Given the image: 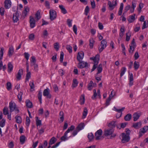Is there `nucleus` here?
Instances as JSON below:
<instances>
[{
    "instance_id": "38",
    "label": "nucleus",
    "mask_w": 148,
    "mask_h": 148,
    "mask_svg": "<svg viewBox=\"0 0 148 148\" xmlns=\"http://www.w3.org/2000/svg\"><path fill=\"white\" fill-rule=\"evenodd\" d=\"M31 66H34V64H36V59L35 58L34 56H32L31 58Z\"/></svg>"
},
{
    "instance_id": "17",
    "label": "nucleus",
    "mask_w": 148,
    "mask_h": 148,
    "mask_svg": "<svg viewBox=\"0 0 148 148\" xmlns=\"http://www.w3.org/2000/svg\"><path fill=\"white\" fill-rule=\"evenodd\" d=\"M23 73V70L22 69H20L17 73V74L16 76V78L17 80H20L21 78V75Z\"/></svg>"
},
{
    "instance_id": "22",
    "label": "nucleus",
    "mask_w": 148,
    "mask_h": 148,
    "mask_svg": "<svg viewBox=\"0 0 148 148\" xmlns=\"http://www.w3.org/2000/svg\"><path fill=\"white\" fill-rule=\"evenodd\" d=\"M135 14H134L129 17V18L127 19L129 23H131L134 21L135 20Z\"/></svg>"
},
{
    "instance_id": "61",
    "label": "nucleus",
    "mask_w": 148,
    "mask_h": 148,
    "mask_svg": "<svg viewBox=\"0 0 148 148\" xmlns=\"http://www.w3.org/2000/svg\"><path fill=\"white\" fill-rule=\"evenodd\" d=\"M89 11V9L88 6H87L85 10V14L86 15H87Z\"/></svg>"
},
{
    "instance_id": "10",
    "label": "nucleus",
    "mask_w": 148,
    "mask_h": 148,
    "mask_svg": "<svg viewBox=\"0 0 148 148\" xmlns=\"http://www.w3.org/2000/svg\"><path fill=\"white\" fill-rule=\"evenodd\" d=\"M4 7L6 9H9L11 6L12 3L10 0H5L4 2Z\"/></svg>"
},
{
    "instance_id": "45",
    "label": "nucleus",
    "mask_w": 148,
    "mask_h": 148,
    "mask_svg": "<svg viewBox=\"0 0 148 148\" xmlns=\"http://www.w3.org/2000/svg\"><path fill=\"white\" fill-rule=\"evenodd\" d=\"M3 114L6 115L9 114V112L8 110V108L7 107H5L3 110Z\"/></svg>"
},
{
    "instance_id": "3",
    "label": "nucleus",
    "mask_w": 148,
    "mask_h": 148,
    "mask_svg": "<svg viewBox=\"0 0 148 148\" xmlns=\"http://www.w3.org/2000/svg\"><path fill=\"white\" fill-rule=\"evenodd\" d=\"M107 45V42L106 40L104 39L101 41L100 45L98 48L99 51L100 53L106 47Z\"/></svg>"
},
{
    "instance_id": "63",
    "label": "nucleus",
    "mask_w": 148,
    "mask_h": 148,
    "mask_svg": "<svg viewBox=\"0 0 148 148\" xmlns=\"http://www.w3.org/2000/svg\"><path fill=\"white\" fill-rule=\"evenodd\" d=\"M29 86H30L31 89H34V85L33 80L31 81L29 83Z\"/></svg>"
},
{
    "instance_id": "60",
    "label": "nucleus",
    "mask_w": 148,
    "mask_h": 148,
    "mask_svg": "<svg viewBox=\"0 0 148 148\" xmlns=\"http://www.w3.org/2000/svg\"><path fill=\"white\" fill-rule=\"evenodd\" d=\"M94 94L93 96L92 97V99H95L97 95V94L96 92V90L95 89H94L93 90Z\"/></svg>"
},
{
    "instance_id": "20",
    "label": "nucleus",
    "mask_w": 148,
    "mask_h": 148,
    "mask_svg": "<svg viewBox=\"0 0 148 148\" xmlns=\"http://www.w3.org/2000/svg\"><path fill=\"white\" fill-rule=\"evenodd\" d=\"M117 123L116 121H112L108 125V126L111 129L115 127V126L116 125Z\"/></svg>"
},
{
    "instance_id": "27",
    "label": "nucleus",
    "mask_w": 148,
    "mask_h": 148,
    "mask_svg": "<svg viewBox=\"0 0 148 148\" xmlns=\"http://www.w3.org/2000/svg\"><path fill=\"white\" fill-rule=\"evenodd\" d=\"M13 66L11 62L8 63V72L10 73L13 70Z\"/></svg>"
},
{
    "instance_id": "16",
    "label": "nucleus",
    "mask_w": 148,
    "mask_h": 148,
    "mask_svg": "<svg viewBox=\"0 0 148 148\" xmlns=\"http://www.w3.org/2000/svg\"><path fill=\"white\" fill-rule=\"evenodd\" d=\"M23 73V70L22 69H20L17 73V74L16 76V78L17 80H20L21 78V75Z\"/></svg>"
},
{
    "instance_id": "64",
    "label": "nucleus",
    "mask_w": 148,
    "mask_h": 148,
    "mask_svg": "<svg viewBox=\"0 0 148 148\" xmlns=\"http://www.w3.org/2000/svg\"><path fill=\"white\" fill-rule=\"evenodd\" d=\"M26 125L27 126H28L29 123H30V120L28 116H27L26 117Z\"/></svg>"
},
{
    "instance_id": "36",
    "label": "nucleus",
    "mask_w": 148,
    "mask_h": 148,
    "mask_svg": "<svg viewBox=\"0 0 148 148\" xmlns=\"http://www.w3.org/2000/svg\"><path fill=\"white\" fill-rule=\"evenodd\" d=\"M15 119H16V122L17 123H21L22 120L20 116H17L15 117Z\"/></svg>"
},
{
    "instance_id": "15",
    "label": "nucleus",
    "mask_w": 148,
    "mask_h": 148,
    "mask_svg": "<svg viewBox=\"0 0 148 148\" xmlns=\"http://www.w3.org/2000/svg\"><path fill=\"white\" fill-rule=\"evenodd\" d=\"M114 4H112V2L110 1H109L108 2V5L109 7L110 8L111 10H112L114 8V7L117 5L116 0H114Z\"/></svg>"
},
{
    "instance_id": "47",
    "label": "nucleus",
    "mask_w": 148,
    "mask_h": 148,
    "mask_svg": "<svg viewBox=\"0 0 148 148\" xmlns=\"http://www.w3.org/2000/svg\"><path fill=\"white\" fill-rule=\"evenodd\" d=\"M92 84L93 82L92 81H91L88 85V88L89 90H90L92 89Z\"/></svg>"
},
{
    "instance_id": "43",
    "label": "nucleus",
    "mask_w": 148,
    "mask_h": 148,
    "mask_svg": "<svg viewBox=\"0 0 148 148\" xmlns=\"http://www.w3.org/2000/svg\"><path fill=\"white\" fill-rule=\"evenodd\" d=\"M126 40L127 41H128L130 39V37L131 36V33L130 31H128L127 33H126Z\"/></svg>"
},
{
    "instance_id": "1",
    "label": "nucleus",
    "mask_w": 148,
    "mask_h": 148,
    "mask_svg": "<svg viewBox=\"0 0 148 148\" xmlns=\"http://www.w3.org/2000/svg\"><path fill=\"white\" fill-rule=\"evenodd\" d=\"M114 132V130L113 129L109 128L105 130L103 135L107 137L110 136V138L112 139L115 137L116 136V134L113 133Z\"/></svg>"
},
{
    "instance_id": "57",
    "label": "nucleus",
    "mask_w": 148,
    "mask_h": 148,
    "mask_svg": "<svg viewBox=\"0 0 148 148\" xmlns=\"http://www.w3.org/2000/svg\"><path fill=\"white\" fill-rule=\"evenodd\" d=\"M54 48L57 51H58L59 49V43L58 42H56L54 44Z\"/></svg>"
},
{
    "instance_id": "2",
    "label": "nucleus",
    "mask_w": 148,
    "mask_h": 148,
    "mask_svg": "<svg viewBox=\"0 0 148 148\" xmlns=\"http://www.w3.org/2000/svg\"><path fill=\"white\" fill-rule=\"evenodd\" d=\"M90 59L91 60H93L94 62V65L93 66L92 69L91 71H94L97 67V65L99 63V55H97L95 57H91Z\"/></svg>"
},
{
    "instance_id": "11",
    "label": "nucleus",
    "mask_w": 148,
    "mask_h": 148,
    "mask_svg": "<svg viewBox=\"0 0 148 148\" xmlns=\"http://www.w3.org/2000/svg\"><path fill=\"white\" fill-rule=\"evenodd\" d=\"M88 66V63L83 61H81L78 64V67L80 69L86 67Z\"/></svg>"
},
{
    "instance_id": "50",
    "label": "nucleus",
    "mask_w": 148,
    "mask_h": 148,
    "mask_svg": "<svg viewBox=\"0 0 148 148\" xmlns=\"http://www.w3.org/2000/svg\"><path fill=\"white\" fill-rule=\"evenodd\" d=\"M72 47L71 46L69 45H67L66 46V49L69 51V53H72Z\"/></svg>"
},
{
    "instance_id": "23",
    "label": "nucleus",
    "mask_w": 148,
    "mask_h": 148,
    "mask_svg": "<svg viewBox=\"0 0 148 148\" xmlns=\"http://www.w3.org/2000/svg\"><path fill=\"white\" fill-rule=\"evenodd\" d=\"M26 106L29 108H31L32 107L33 105L32 102L29 99H27L26 101Z\"/></svg>"
},
{
    "instance_id": "32",
    "label": "nucleus",
    "mask_w": 148,
    "mask_h": 148,
    "mask_svg": "<svg viewBox=\"0 0 148 148\" xmlns=\"http://www.w3.org/2000/svg\"><path fill=\"white\" fill-rule=\"evenodd\" d=\"M134 121H136L139 118L140 115L137 113H134L133 115Z\"/></svg>"
},
{
    "instance_id": "29",
    "label": "nucleus",
    "mask_w": 148,
    "mask_h": 148,
    "mask_svg": "<svg viewBox=\"0 0 148 148\" xmlns=\"http://www.w3.org/2000/svg\"><path fill=\"white\" fill-rule=\"evenodd\" d=\"M123 3H121L120 4L119 10L118 13V14L119 16H121L122 14V10L123 9Z\"/></svg>"
},
{
    "instance_id": "53",
    "label": "nucleus",
    "mask_w": 148,
    "mask_h": 148,
    "mask_svg": "<svg viewBox=\"0 0 148 148\" xmlns=\"http://www.w3.org/2000/svg\"><path fill=\"white\" fill-rule=\"evenodd\" d=\"M125 108V107H123L120 109H117L116 108H115V110L116 112H119L121 113V115L119 116V117H121V115L122 114V112L124 110Z\"/></svg>"
},
{
    "instance_id": "62",
    "label": "nucleus",
    "mask_w": 148,
    "mask_h": 148,
    "mask_svg": "<svg viewBox=\"0 0 148 148\" xmlns=\"http://www.w3.org/2000/svg\"><path fill=\"white\" fill-rule=\"evenodd\" d=\"M144 4L142 3H140L139 5V8L138 9V10L139 12H140L141 9L143 7Z\"/></svg>"
},
{
    "instance_id": "9",
    "label": "nucleus",
    "mask_w": 148,
    "mask_h": 148,
    "mask_svg": "<svg viewBox=\"0 0 148 148\" xmlns=\"http://www.w3.org/2000/svg\"><path fill=\"white\" fill-rule=\"evenodd\" d=\"M30 26L31 28H33L36 25V21L34 19L32 16L30 17Z\"/></svg>"
},
{
    "instance_id": "42",
    "label": "nucleus",
    "mask_w": 148,
    "mask_h": 148,
    "mask_svg": "<svg viewBox=\"0 0 148 148\" xmlns=\"http://www.w3.org/2000/svg\"><path fill=\"white\" fill-rule=\"evenodd\" d=\"M139 67V63L136 61L134 63V67L135 70H137Z\"/></svg>"
},
{
    "instance_id": "28",
    "label": "nucleus",
    "mask_w": 148,
    "mask_h": 148,
    "mask_svg": "<svg viewBox=\"0 0 148 148\" xmlns=\"http://www.w3.org/2000/svg\"><path fill=\"white\" fill-rule=\"evenodd\" d=\"M97 72L96 73V75H97L98 74L101 73L102 70V65L101 64H100L98 65L97 67Z\"/></svg>"
},
{
    "instance_id": "14",
    "label": "nucleus",
    "mask_w": 148,
    "mask_h": 148,
    "mask_svg": "<svg viewBox=\"0 0 148 148\" xmlns=\"http://www.w3.org/2000/svg\"><path fill=\"white\" fill-rule=\"evenodd\" d=\"M9 107L10 109V111L12 112L14 110L16 107V104L15 103L11 101L9 103Z\"/></svg>"
},
{
    "instance_id": "52",
    "label": "nucleus",
    "mask_w": 148,
    "mask_h": 148,
    "mask_svg": "<svg viewBox=\"0 0 148 148\" xmlns=\"http://www.w3.org/2000/svg\"><path fill=\"white\" fill-rule=\"evenodd\" d=\"M42 92H39L38 94V98L39 100L40 103H42Z\"/></svg>"
},
{
    "instance_id": "33",
    "label": "nucleus",
    "mask_w": 148,
    "mask_h": 148,
    "mask_svg": "<svg viewBox=\"0 0 148 148\" xmlns=\"http://www.w3.org/2000/svg\"><path fill=\"white\" fill-rule=\"evenodd\" d=\"M56 138L54 137H52L50 140L49 145H51L54 144L56 141Z\"/></svg>"
},
{
    "instance_id": "39",
    "label": "nucleus",
    "mask_w": 148,
    "mask_h": 148,
    "mask_svg": "<svg viewBox=\"0 0 148 148\" xmlns=\"http://www.w3.org/2000/svg\"><path fill=\"white\" fill-rule=\"evenodd\" d=\"M24 10L23 11V14H24L25 16H26L27 13L29 11V8L27 6H25L24 8Z\"/></svg>"
},
{
    "instance_id": "8",
    "label": "nucleus",
    "mask_w": 148,
    "mask_h": 148,
    "mask_svg": "<svg viewBox=\"0 0 148 148\" xmlns=\"http://www.w3.org/2000/svg\"><path fill=\"white\" fill-rule=\"evenodd\" d=\"M1 50L0 51V70H1L2 68L3 63L1 61L3 56V51L4 49L3 47H1Z\"/></svg>"
},
{
    "instance_id": "51",
    "label": "nucleus",
    "mask_w": 148,
    "mask_h": 148,
    "mask_svg": "<svg viewBox=\"0 0 148 148\" xmlns=\"http://www.w3.org/2000/svg\"><path fill=\"white\" fill-rule=\"evenodd\" d=\"M135 47V46L133 45L130 46V49L129 50V52L130 53H132Z\"/></svg>"
},
{
    "instance_id": "19",
    "label": "nucleus",
    "mask_w": 148,
    "mask_h": 148,
    "mask_svg": "<svg viewBox=\"0 0 148 148\" xmlns=\"http://www.w3.org/2000/svg\"><path fill=\"white\" fill-rule=\"evenodd\" d=\"M141 122H139L136 123H133L132 126L135 129H138L141 127Z\"/></svg>"
},
{
    "instance_id": "41",
    "label": "nucleus",
    "mask_w": 148,
    "mask_h": 148,
    "mask_svg": "<svg viewBox=\"0 0 148 148\" xmlns=\"http://www.w3.org/2000/svg\"><path fill=\"white\" fill-rule=\"evenodd\" d=\"M148 26V21H144V23L142 27V29H143L147 27Z\"/></svg>"
},
{
    "instance_id": "40",
    "label": "nucleus",
    "mask_w": 148,
    "mask_h": 148,
    "mask_svg": "<svg viewBox=\"0 0 148 148\" xmlns=\"http://www.w3.org/2000/svg\"><path fill=\"white\" fill-rule=\"evenodd\" d=\"M67 133L66 132H65L64 136L61 138L60 140L62 141H65L68 139V138L67 137Z\"/></svg>"
},
{
    "instance_id": "55",
    "label": "nucleus",
    "mask_w": 148,
    "mask_h": 148,
    "mask_svg": "<svg viewBox=\"0 0 148 148\" xmlns=\"http://www.w3.org/2000/svg\"><path fill=\"white\" fill-rule=\"evenodd\" d=\"M64 53L62 51H61L60 53V61L61 62H63V60Z\"/></svg>"
},
{
    "instance_id": "13",
    "label": "nucleus",
    "mask_w": 148,
    "mask_h": 148,
    "mask_svg": "<svg viewBox=\"0 0 148 148\" xmlns=\"http://www.w3.org/2000/svg\"><path fill=\"white\" fill-rule=\"evenodd\" d=\"M49 89L47 88L44 90L43 92V95L44 96H47V97L50 99L51 97V96L49 92Z\"/></svg>"
},
{
    "instance_id": "44",
    "label": "nucleus",
    "mask_w": 148,
    "mask_h": 148,
    "mask_svg": "<svg viewBox=\"0 0 148 148\" xmlns=\"http://www.w3.org/2000/svg\"><path fill=\"white\" fill-rule=\"evenodd\" d=\"M126 69L125 67H122L121 69V73H120V76L122 77L126 71Z\"/></svg>"
},
{
    "instance_id": "49",
    "label": "nucleus",
    "mask_w": 148,
    "mask_h": 148,
    "mask_svg": "<svg viewBox=\"0 0 148 148\" xmlns=\"http://www.w3.org/2000/svg\"><path fill=\"white\" fill-rule=\"evenodd\" d=\"M75 126L73 125H72L70 127H69L66 132L67 134L69 133L70 131L73 130L75 128Z\"/></svg>"
},
{
    "instance_id": "6",
    "label": "nucleus",
    "mask_w": 148,
    "mask_h": 148,
    "mask_svg": "<svg viewBox=\"0 0 148 148\" xmlns=\"http://www.w3.org/2000/svg\"><path fill=\"white\" fill-rule=\"evenodd\" d=\"M148 130V126H145L142 128L140 130L139 133V137H140L142 136Z\"/></svg>"
},
{
    "instance_id": "26",
    "label": "nucleus",
    "mask_w": 148,
    "mask_h": 148,
    "mask_svg": "<svg viewBox=\"0 0 148 148\" xmlns=\"http://www.w3.org/2000/svg\"><path fill=\"white\" fill-rule=\"evenodd\" d=\"M26 137L24 135L21 136L19 138L21 144L24 143L25 141Z\"/></svg>"
},
{
    "instance_id": "21",
    "label": "nucleus",
    "mask_w": 148,
    "mask_h": 148,
    "mask_svg": "<svg viewBox=\"0 0 148 148\" xmlns=\"http://www.w3.org/2000/svg\"><path fill=\"white\" fill-rule=\"evenodd\" d=\"M14 52V48L12 46H11L9 48L8 55L9 57H11Z\"/></svg>"
},
{
    "instance_id": "59",
    "label": "nucleus",
    "mask_w": 148,
    "mask_h": 148,
    "mask_svg": "<svg viewBox=\"0 0 148 148\" xmlns=\"http://www.w3.org/2000/svg\"><path fill=\"white\" fill-rule=\"evenodd\" d=\"M130 8V5H128L127 6H126L124 10V12L123 14L125 13H126L127 11L129 10Z\"/></svg>"
},
{
    "instance_id": "56",
    "label": "nucleus",
    "mask_w": 148,
    "mask_h": 148,
    "mask_svg": "<svg viewBox=\"0 0 148 148\" xmlns=\"http://www.w3.org/2000/svg\"><path fill=\"white\" fill-rule=\"evenodd\" d=\"M7 88L8 90H10L11 88V84L10 82H8L7 83Z\"/></svg>"
},
{
    "instance_id": "46",
    "label": "nucleus",
    "mask_w": 148,
    "mask_h": 148,
    "mask_svg": "<svg viewBox=\"0 0 148 148\" xmlns=\"http://www.w3.org/2000/svg\"><path fill=\"white\" fill-rule=\"evenodd\" d=\"M36 124L37 126H40L41 125V121L40 120H39L38 118V117H36Z\"/></svg>"
},
{
    "instance_id": "5",
    "label": "nucleus",
    "mask_w": 148,
    "mask_h": 148,
    "mask_svg": "<svg viewBox=\"0 0 148 148\" xmlns=\"http://www.w3.org/2000/svg\"><path fill=\"white\" fill-rule=\"evenodd\" d=\"M50 19L51 21H53L56 17V12L53 10H50L49 11Z\"/></svg>"
},
{
    "instance_id": "7",
    "label": "nucleus",
    "mask_w": 148,
    "mask_h": 148,
    "mask_svg": "<svg viewBox=\"0 0 148 148\" xmlns=\"http://www.w3.org/2000/svg\"><path fill=\"white\" fill-rule=\"evenodd\" d=\"M102 131L101 130L99 129L97 130L95 133V139L99 140L101 139L102 135Z\"/></svg>"
},
{
    "instance_id": "30",
    "label": "nucleus",
    "mask_w": 148,
    "mask_h": 148,
    "mask_svg": "<svg viewBox=\"0 0 148 148\" xmlns=\"http://www.w3.org/2000/svg\"><path fill=\"white\" fill-rule=\"evenodd\" d=\"M132 117L131 114H128L125 116L124 119L126 121H129L131 119Z\"/></svg>"
},
{
    "instance_id": "34",
    "label": "nucleus",
    "mask_w": 148,
    "mask_h": 148,
    "mask_svg": "<svg viewBox=\"0 0 148 148\" xmlns=\"http://www.w3.org/2000/svg\"><path fill=\"white\" fill-rule=\"evenodd\" d=\"M80 103L81 105L83 104L85 101V96L84 95H81L80 99Z\"/></svg>"
},
{
    "instance_id": "18",
    "label": "nucleus",
    "mask_w": 148,
    "mask_h": 148,
    "mask_svg": "<svg viewBox=\"0 0 148 148\" xmlns=\"http://www.w3.org/2000/svg\"><path fill=\"white\" fill-rule=\"evenodd\" d=\"M18 16L19 14L17 12H16L15 14H13V19L14 23L17 22L18 21Z\"/></svg>"
},
{
    "instance_id": "58",
    "label": "nucleus",
    "mask_w": 148,
    "mask_h": 148,
    "mask_svg": "<svg viewBox=\"0 0 148 148\" xmlns=\"http://www.w3.org/2000/svg\"><path fill=\"white\" fill-rule=\"evenodd\" d=\"M88 137L90 140H91L94 138V136L92 133L89 134L88 135Z\"/></svg>"
},
{
    "instance_id": "24",
    "label": "nucleus",
    "mask_w": 148,
    "mask_h": 148,
    "mask_svg": "<svg viewBox=\"0 0 148 148\" xmlns=\"http://www.w3.org/2000/svg\"><path fill=\"white\" fill-rule=\"evenodd\" d=\"M78 83V82L76 79H74L73 81V82L72 84V87L73 88L76 87Z\"/></svg>"
},
{
    "instance_id": "37",
    "label": "nucleus",
    "mask_w": 148,
    "mask_h": 148,
    "mask_svg": "<svg viewBox=\"0 0 148 148\" xmlns=\"http://www.w3.org/2000/svg\"><path fill=\"white\" fill-rule=\"evenodd\" d=\"M36 18H37V20L38 21L41 18L40 15V10H38L36 13L35 14Z\"/></svg>"
},
{
    "instance_id": "25",
    "label": "nucleus",
    "mask_w": 148,
    "mask_h": 148,
    "mask_svg": "<svg viewBox=\"0 0 148 148\" xmlns=\"http://www.w3.org/2000/svg\"><path fill=\"white\" fill-rule=\"evenodd\" d=\"M59 7L61 10V12L63 14H65L67 13V12L66 10L63 5H59Z\"/></svg>"
},
{
    "instance_id": "12",
    "label": "nucleus",
    "mask_w": 148,
    "mask_h": 148,
    "mask_svg": "<svg viewBox=\"0 0 148 148\" xmlns=\"http://www.w3.org/2000/svg\"><path fill=\"white\" fill-rule=\"evenodd\" d=\"M84 57V53L83 51L79 52L78 53L77 59L79 62L82 61Z\"/></svg>"
},
{
    "instance_id": "31",
    "label": "nucleus",
    "mask_w": 148,
    "mask_h": 148,
    "mask_svg": "<svg viewBox=\"0 0 148 148\" xmlns=\"http://www.w3.org/2000/svg\"><path fill=\"white\" fill-rule=\"evenodd\" d=\"M84 123H81L78 125L76 129L79 131L84 128Z\"/></svg>"
},
{
    "instance_id": "4",
    "label": "nucleus",
    "mask_w": 148,
    "mask_h": 148,
    "mask_svg": "<svg viewBox=\"0 0 148 148\" xmlns=\"http://www.w3.org/2000/svg\"><path fill=\"white\" fill-rule=\"evenodd\" d=\"M122 139L121 142L123 143H125L128 142L130 140L129 136L127 135H125V133H122L121 134Z\"/></svg>"
},
{
    "instance_id": "54",
    "label": "nucleus",
    "mask_w": 148,
    "mask_h": 148,
    "mask_svg": "<svg viewBox=\"0 0 148 148\" xmlns=\"http://www.w3.org/2000/svg\"><path fill=\"white\" fill-rule=\"evenodd\" d=\"M29 39L31 40H33L35 38V35L33 34H30L29 36Z\"/></svg>"
},
{
    "instance_id": "48",
    "label": "nucleus",
    "mask_w": 148,
    "mask_h": 148,
    "mask_svg": "<svg viewBox=\"0 0 148 148\" xmlns=\"http://www.w3.org/2000/svg\"><path fill=\"white\" fill-rule=\"evenodd\" d=\"M5 119H2L0 122V126L1 127H3L5 125Z\"/></svg>"
},
{
    "instance_id": "35",
    "label": "nucleus",
    "mask_w": 148,
    "mask_h": 148,
    "mask_svg": "<svg viewBox=\"0 0 148 148\" xmlns=\"http://www.w3.org/2000/svg\"><path fill=\"white\" fill-rule=\"evenodd\" d=\"M87 113H88V110L87 109V108L86 107H85L84 108V111L83 112V114H82V115H82V118L83 119H84L86 117V116L87 114Z\"/></svg>"
}]
</instances>
